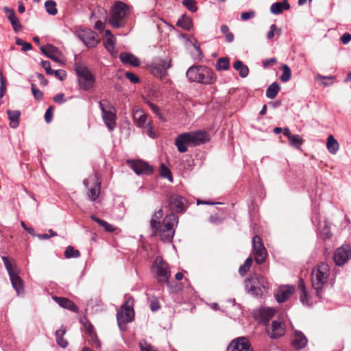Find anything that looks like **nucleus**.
<instances>
[{
  "mask_svg": "<svg viewBox=\"0 0 351 351\" xmlns=\"http://www.w3.org/2000/svg\"><path fill=\"white\" fill-rule=\"evenodd\" d=\"M209 141V135L203 130L184 132L178 135L175 140L178 151L184 153L188 151L186 145L198 146Z\"/></svg>",
  "mask_w": 351,
  "mask_h": 351,
  "instance_id": "nucleus-1",
  "label": "nucleus"
},
{
  "mask_svg": "<svg viewBox=\"0 0 351 351\" xmlns=\"http://www.w3.org/2000/svg\"><path fill=\"white\" fill-rule=\"evenodd\" d=\"M329 275L330 267L325 263L318 264L312 270V287L315 290L316 295L319 300L322 299V290L328 282Z\"/></svg>",
  "mask_w": 351,
  "mask_h": 351,
  "instance_id": "nucleus-2",
  "label": "nucleus"
},
{
  "mask_svg": "<svg viewBox=\"0 0 351 351\" xmlns=\"http://www.w3.org/2000/svg\"><path fill=\"white\" fill-rule=\"evenodd\" d=\"M186 74L189 81L199 84H213L217 80L214 72L206 66H192Z\"/></svg>",
  "mask_w": 351,
  "mask_h": 351,
  "instance_id": "nucleus-3",
  "label": "nucleus"
},
{
  "mask_svg": "<svg viewBox=\"0 0 351 351\" xmlns=\"http://www.w3.org/2000/svg\"><path fill=\"white\" fill-rule=\"evenodd\" d=\"M128 14L129 6L121 1H117L112 8L108 23L114 28L123 27L124 19Z\"/></svg>",
  "mask_w": 351,
  "mask_h": 351,
  "instance_id": "nucleus-4",
  "label": "nucleus"
},
{
  "mask_svg": "<svg viewBox=\"0 0 351 351\" xmlns=\"http://www.w3.org/2000/svg\"><path fill=\"white\" fill-rule=\"evenodd\" d=\"M2 260L9 274L12 285L19 295L23 292L24 290L23 280L19 276V269L15 264L14 261H10L8 257L2 256Z\"/></svg>",
  "mask_w": 351,
  "mask_h": 351,
  "instance_id": "nucleus-5",
  "label": "nucleus"
},
{
  "mask_svg": "<svg viewBox=\"0 0 351 351\" xmlns=\"http://www.w3.org/2000/svg\"><path fill=\"white\" fill-rule=\"evenodd\" d=\"M99 106L102 112L103 121L110 131H112L117 126L116 109L107 99L99 102Z\"/></svg>",
  "mask_w": 351,
  "mask_h": 351,
  "instance_id": "nucleus-6",
  "label": "nucleus"
},
{
  "mask_svg": "<svg viewBox=\"0 0 351 351\" xmlns=\"http://www.w3.org/2000/svg\"><path fill=\"white\" fill-rule=\"evenodd\" d=\"M178 222V217L174 213L165 216L159 230L161 240L163 242L169 243L171 241L175 233L173 227L175 225H177Z\"/></svg>",
  "mask_w": 351,
  "mask_h": 351,
  "instance_id": "nucleus-7",
  "label": "nucleus"
},
{
  "mask_svg": "<svg viewBox=\"0 0 351 351\" xmlns=\"http://www.w3.org/2000/svg\"><path fill=\"white\" fill-rule=\"evenodd\" d=\"M265 278L257 274H252L244 282L245 290L254 296L261 295L262 289L265 288Z\"/></svg>",
  "mask_w": 351,
  "mask_h": 351,
  "instance_id": "nucleus-8",
  "label": "nucleus"
},
{
  "mask_svg": "<svg viewBox=\"0 0 351 351\" xmlns=\"http://www.w3.org/2000/svg\"><path fill=\"white\" fill-rule=\"evenodd\" d=\"M152 269L156 274L160 282H169L171 271L168 265L161 256H157L153 263Z\"/></svg>",
  "mask_w": 351,
  "mask_h": 351,
  "instance_id": "nucleus-9",
  "label": "nucleus"
},
{
  "mask_svg": "<svg viewBox=\"0 0 351 351\" xmlns=\"http://www.w3.org/2000/svg\"><path fill=\"white\" fill-rule=\"evenodd\" d=\"M75 71L80 87L84 90L90 89L94 85L95 78L90 71L86 66L79 65L76 66Z\"/></svg>",
  "mask_w": 351,
  "mask_h": 351,
  "instance_id": "nucleus-10",
  "label": "nucleus"
},
{
  "mask_svg": "<svg viewBox=\"0 0 351 351\" xmlns=\"http://www.w3.org/2000/svg\"><path fill=\"white\" fill-rule=\"evenodd\" d=\"M252 246V252L254 255L255 261L261 265L265 262L267 257V252L261 239L258 235L253 237Z\"/></svg>",
  "mask_w": 351,
  "mask_h": 351,
  "instance_id": "nucleus-11",
  "label": "nucleus"
},
{
  "mask_svg": "<svg viewBox=\"0 0 351 351\" xmlns=\"http://www.w3.org/2000/svg\"><path fill=\"white\" fill-rule=\"evenodd\" d=\"M83 183H84V185L86 188H88V186H89V185H90V184H93V186H91L88 189L87 195L90 201H92V202L96 201L100 194V185H101V183L99 181L97 176H94L88 178L86 180H84Z\"/></svg>",
  "mask_w": 351,
  "mask_h": 351,
  "instance_id": "nucleus-12",
  "label": "nucleus"
},
{
  "mask_svg": "<svg viewBox=\"0 0 351 351\" xmlns=\"http://www.w3.org/2000/svg\"><path fill=\"white\" fill-rule=\"evenodd\" d=\"M77 36L88 47L93 48L98 44L97 34L90 29H82L77 32Z\"/></svg>",
  "mask_w": 351,
  "mask_h": 351,
  "instance_id": "nucleus-13",
  "label": "nucleus"
},
{
  "mask_svg": "<svg viewBox=\"0 0 351 351\" xmlns=\"http://www.w3.org/2000/svg\"><path fill=\"white\" fill-rule=\"evenodd\" d=\"M134 316V311L132 304L129 301L125 302L121 307V310L117 312V319L118 324L130 322Z\"/></svg>",
  "mask_w": 351,
  "mask_h": 351,
  "instance_id": "nucleus-14",
  "label": "nucleus"
},
{
  "mask_svg": "<svg viewBox=\"0 0 351 351\" xmlns=\"http://www.w3.org/2000/svg\"><path fill=\"white\" fill-rule=\"evenodd\" d=\"M171 66L170 60H157L151 66L152 73L158 78H162L167 75V69Z\"/></svg>",
  "mask_w": 351,
  "mask_h": 351,
  "instance_id": "nucleus-15",
  "label": "nucleus"
},
{
  "mask_svg": "<svg viewBox=\"0 0 351 351\" xmlns=\"http://www.w3.org/2000/svg\"><path fill=\"white\" fill-rule=\"evenodd\" d=\"M227 351H253L251 343L245 337H239L231 341Z\"/></svg>",
  "mask_w": 351,
  "mask_h": 351,
  "instance_id": "nucleus-16",
  "label": "nucleus"
},
{
  "mask_svg": "<svg viewBox=\"0 0 351 351\" xmlns=\"http://www.w3.org/2000/svg\"><path fill=\"white\" fill-rule=\"evenodd\" d=\"M169 207L176 213H184L186 209V200L178 194H172L169 197Z\"/></svg>",
  "mask_w": 351,
  "mask_h": 351,
  "instance_id": "nucleus-17",
  "label": "nucleus"
},
{
  "mask_svg": "<svg viewBox=\"0 0 351 351\" xmlns=\"http://www.w3.org/2000/svg\"><path fill=\"white\" fill-rule=\"evenodd\" d=\"M128 164L130 168L137 175H149L153 171L152 167L148 163L141 160H128Z\"/></svg>",
  "mask_w": 351,
  "mask_h": 351,
  "instance_id": "nucleus-18",
  "label": "nucleus"
},
{
  "mask_svg": "<svg viewBox=\"0 0 351 351\" xmlns=\"http://www.w3.org/2000/svg\"><path fill=\"white\" fill-rule=\"evenodd\" d=\"M351 258V251L348 245L337 248L334 254V261L337 265H344Z\"/></svg>",
  "mask_w": 351,
  "mask_h": 351,
  "instance_id": "nucleus-19",
  "label": "nucleus"
},
{
  "mask_svg": "<svg viewBox=\"0 0 351 351\" xmlns=\"http://www.w3.org/2000/svg\"><path fill=\"white\" fill-rule=\"evenodd\" d=\"M276 314V310L269 307H262L254 311V317L258 322L267 324Z\"/></svg>",
  "mask_w": 351,
  "mask_h": 351,
  "instance_id": "nucleus-20",
  "label": "nucleus"
},
{
  "mask_svg": "<svg viewBox=\"0 0 351 351\" xmlns=\"http://www.w3.org/2000/svg\"><path fill=\"white\" fill-rule=\"evenodd\" d=\"M267 332L270 338H279L285 332L284 324L281 321L274 320L272 322L271 326L267 328Z\"/></svg>",
  "mask_w": 351,
  "mask_h": 351,
  "instance_id": "nucleus-21",
  "label": "nucleus"
},
{
  "mask_svg": "<svg viewBox=\"0 0 351 351\" xmlns=\"http://www.w3.org/2000/svg\"><path fill=\"white\" fill-rule=\"evenodd\" d=\"M294 291V287L291 285L280 286L275 293L276 300L278 303L287 300Z\"/></svg>",
  "mask_w": 351,
  "mask_h": 351,
  "instance_id": "nucleus-22",
  "label": "nucleus"
},
{
  "mask_svg": "<svg viewBox=\"0 0 351 351\" xmlns=\"http://www.w3.org/2000/svg\"><path fill=\"white\" fill-rule=\"evenodd\" d=\"M40 50L47 57L53 61L56 62H60L61 61L62 54L56 47L51 44H47L45 46L40 47Z\"/></svg>",
  "mask_w": 351,
  "mask_h": 351,
  "instance_id": "nucleus-23",
  "label": "nucleus"
},
{
  "mask_svg": "<svg viewBox=\"0 0 351 351\" xmlns=\"http://www.w3.org/2000/svg\"><path fill=\"white\" fill-rule=\"evenodd\" d=\"M3 11L7 14L8 19L11 23L14 31L15 32H20L22 29L23 26L16 16L14 10L9 8L8 7H4Z\"/></svg>",
  "mask_w": 351,
  "mask_h": 351,
  "instance_id": "nucleus-24",
  "label": "nucleus"
},
{
  "mask_svg": "<svg viewBox=\"0 0 351 351\" xmlns=\"http://www.w3.org/2000/svg\"><path fill=\"white\" fill-rule=\"evenodd\" d=\"M52 299L62 308L68 309L74 313H77L79 311L78 307L74 302L66 298L53 296Z\"/></svg>",
  "mask_w": 351,
  "mask_h": 351,
  "instance_id": "nucleus-25",
  "label": "nucleus"
},
{
  "mask_svg": "<svg viewBox=\"0 0 351 351\" xmlns=\"http://www.w3.org/2000/svg\"><path fill=\"white\" fill-rule=\"evenodd\" d=\"M133 120L138 128H143L147 121L146 114L141 109L134 108L132 111Z\"/></svg>",
  "mask_w": 351,
  "mask_h": 351,
  "instance_id": "nucleus-26",
  "label": "nucleus"
},
{
  "mask_svg": "<svg viewBox=\"0 0 351 351\" xmlns=\"http://www.w3.org/2000/svg\"><path fill=\"white\" fill-rule=\"evenodd\" d=\"M308 342L307 338L300 331H295L294 339L292 341V345L295 348L302 349Z\"/></svg>",
  "mask_w": 351,
  "mask_h": 351,
  "instance_id": "nucleus-27",
  "label": "nucleus"
},
{
  "mask_svg": "<svg viewBox=\"0 0 351 351\" xmlns=\"http://www.w3.org/2000/svg\"><path fill=\"white\" fill-rule=\"evenodd\" d=\"M121 61L123 64H130L133 66H138L140 64V60L137 57L130 53H121L119 55Z\"/></svg>",
  "mask_w": 351,
  "mask_h": 351,
  "instance_id": "nucleus-28",
  "label": "nucleus"
},
{
  "mask_svg": "<svg viewBox=\"0 0 351 351\" xmlns=\"http://www.w3.org/2000/svg\"><path fill=\"white\" fill-rule=\"evenodd\" d=\"M290 8L288 0H283L281 2H276L271 4L270 11L274 14H280L284 10H287Z\"/></svg>",
  "mask_w": 351,
  "mask_h": 351,
  "instance_id": "nucleus-29",
  "label": "nucleus"
},
{
  "mask_svg": "<svg viewBox=\"0 0 351 351\" xmlns=\"http://www.w3.org/2000/svg\"><path fill=\"white\" fill-rule=\"evenodd\" d=\"M178 27L183 28L185 30H190L193 27V21L190 16L186 14H183L177 21L176 24Z\"/></svg>",
  "mask_w": 351,
  "mask_h": 351,
  "instance_id": "nucleus-30",
  "label": "nucleus"
},
{
  "mask_svg": "<svg viewBox=\"0 0 351 351\" xmlns=\"http://www.w3.org/2000/svg\"><path fill=\"white\" fill-rule=\"evenodd\" d=\"M8 118L10 121V125L12 128H16L19 124L21 112L19 110H8Z\"/></svg>",
  "mask_w": 351,
  "mask_h": 351,
  "instance_id": "nucleus-31",
  "label": "nucleus"
},
{
  "mask_svg": "<svg viewBox=\"0 0 351 351\" xmlns=\"http://www.w3.org/2000/svg\"><path fill=\"white\" fill-rule=\"evenodd\" d=\"M234 69L237 71L242 78L246 77L249 74V69L241 60H236L233 64Z\"/></svg>",
  "mask_w": 351,
  "mask_h": 351,
  "instance_id": "nucleus-32",
  "label": "nucleus"
},
{
  "mask_svg": "<svg viewBox=\"0 0 351 351\" xmlns=\"http://www.w3.org/2000/svg\"><path fill=\"white\" fill-rule=\"evenodd\" d=\"M326 147L328 152L332 154H335L339 148L337 141L332 135H330L327 138Z\"/></svg>",
  "mask_w": 351,
  "mask_h": 351,
  "instance_id": "nucleus-33",
  "label": "nucleus"
},
{
  "mask_svg": "<svg viewBox=\"0 0 351 351\" xmlns=\"http://www.w3.org/2000/svg\"><path fill=\"white\" fill-rule=\"evenodd\" d=\"M66 333V328L62 326L59 330L56 332V337L57 343L62 348H64L67 346L68 342L63 338L64 335Z\"/></svg>",
  "mask_w": 351,
  "mask_h": 351,
  "instance_id": "nucleus-34",
  "label": "nucleus"
},
{
  "mask_svg": "<svg viewBox=\"0 0 351 351\" xmlns=\"http://www.w3.org/2000/svg\"><path fill=\"white\" fill-rule=\"evenodd\" d=\"M104 45L106 50L112 55L114 56L117 54L115 50V38L114 36L106 37L104 39Z\"/></svg>",
  "mask_w": 351,
  "mask_h": 351,
  "instance_id": "nucleus-35",
  "label": "nucleus"
},
{
  "mask_svg": "<svg viewBox=\"0 0 351 351\" xmlns=\"http://www.w3.org/2000/svg\"><path fill=\"white\" fill-rule=\"evenodd\" d=\"M90 218L93 221H95L96 223H97L101 227L104 228L105 229V230L107 232H113L116 230V228L113 225L108 223L107 221H106L104 220H102V219L97 217L95 215H91Z\"/></svg>",
  "mask_w": 351,
  "mask_h": 351,
  "instance_id": "nucleus-36",
  "label": "nucleus"
},
{
  "mask_svg": "<svg viewBox=\"0 0 351 351\" xmlns=\"http://www.w3.org/2000/svg\"><path fill=\"white\" fill-rule=\"evenodd\" d=\"M280 86L277 82H274L269 85L266 90V96L269 99L276 97L280 90Z\"/></svg>",
  "mask_w": 351,
  "mask_h": 351,
  "instance_id": "nucleus-37",
  "label": "nucleus"
},
{
  "mask_svg": "<svg viewBox=\"0 0 351 351\" xmlns=\"http://www.w3.org/2000/svg\"><path fill=\"white\" fill-rule=\"evenodd\" d=\"M230 68V60L228 57L220 58L216 63V69L218 71H226Z\"/></svg>",
  "mask_w": 351,
  "mask_h": 351,
  "instance_id": "nucleus-38",
  "label": "nucleus"
},
{
  "mask_svg": "<svg viewBox=\"0 0 351 351\" xmlns=\"http://www.w3.org/2000/svg\"><path fill=\"white\" fill-rule=\"evenodd\" d=\"M303 141L302 138L298 134H293L291 138H289V145L298 149H301Z\"/></svg>",
  "mask_w": 351,
  "mask_h": 351,
  "instance_id": "nucleus-39",
  "label": "nucleus"
},
{
  "mask_svg": "<svg viewBox=\"0 0 351 351\" xmlns=\"http://www.w3.org/2000/svg\"><path fill=\"white\" fill-rule=\"evenodd\" d=\"M282 73L280 76V80L282 82L289 81L291 77V71L290 68L287 64H282L281 66Z\"/></svg>",
  "mask_w": 351,
  "mask_h": 351,
  "instance_id": "nucleus-40",
  "label": "nucleus"
},
{
  "mask_svg": "<svg viewBox=\"0 0 351 351\" xmlns=\"http://www.w3.org/2000/svg\"><path fill=\"white\" fill-rule=\"evenodd\" d=\"M46 11L51 15H56L58 12L56 9V3L55 1L49 0L45 3Z\"/></svg>",
  "mask_w": 351,
  "mask_h": 351,
  "instance_id": "nucleus-41",
  "label": "nucleus"
},
{
  "mask_svg": "<svg viewBox=\"0 0 351 351\" xmlns=\"http://www.w3.org/2000/svg\"><path fill=\"white\" fill-rule=\"evenodd\" d=\"M64 256L66 258H78L80 253L78 250H75L72 246H68L64 252Z\"/></svg>",
  "mask_w": 351,
  "mask_h": 351,
  "instance_id": "nucleus-42",
  "label": "nucleus"
},
{
  "mask_svg": "<svg viewBox=\"0 0 351 351\" xmlns=\"http://www.w3.org/2000/svg\"><path fill=\"white\" fill-rule=\"evenodd\" d=\"M182 5L191 12L197 10V1L195 0H182Z\"/></svg>",
  "mask_w": 351,
  "mask_h": 351,
  "instance_id": "nucleus-43",
  "label": "nucleus"
},
{
  "mask_svg": "<svg viewBox=\"0 0 351 351\" xmlns=\"http://www.w3.org/2000/svg\"><path fill=\"white\" fill-rule=\"evenodd\" d=\"M252 258L251 257L247 258L244 264L240 266L239 269V272L241 276H244L250 269L252 263Z\"/></svg>",
  "mask_w": 351,
  "mask_h": 351,
  "instance_id": "nucleus-44",
  "label": "nucleus"
},
{
  "mask_svg": "<svg viewBox=\"0 0 351 351\" xmlns=\"http://www.w3.org/2000/svg\"><path fill=\"white\" fill-rule=\"evenodd\" d=\"M139 347L141 351H157V350L152 346L150 343H148L145 340H141L139 343Z\"/></svg>",
  "mask_w": 351,
  "mask_h": 351,
  "instance_id": "nucleus-45",
  "label": "nucleus"
},
{
  "mask_svg": "<svg viewBox=\"0 0 351 351\" xmlns=\"http://www.w3.org/2000/svg\"><path fill=\"white\" fill-rule=\"evenodd\" d=\"M16 44L22 46V50L23 51H27L32 48V45L29 43H27L19 38H16Z\"/></svg>",
  "mask_w": 351,
  "mask_h": 351,
  "instance_id": "nucleus-46",
  "label": "nucleus"
},
{
  "mask_svg": "<svg viewBox=\"0 0 351 351\" xmlns=\"http://www.w3.org/2000/svg\"><path fill=\"white\" fill-rule=\"evenodd\" d=\"M160 168H161V176L162 178H167L169 180L172 182L173 177L171 176V173L170 170L167 167H165V165L164 164L161 165Z\"/></svg>",
  "mask_w": 351,
  "mask_h": 351,
  "instance_id": "nucleus-47",
  "label": "nucleus"
},
{
  "mask_svg": "<svg viewBox=\"0 0 351 351\" xmlns=\"http://www.w3.org/2000/svg\"><path fill=\"white\" fill-rule=\"evenodd\" d=\"M6 90V79L3 77L1 72H0V98H2Z\"/></svg>",
  "mask_w": 351,
  "mask_h": 351,
  "instance_id": "nucleus-48",
  "label": "nucleus"
},
{
  "mask_svg": "<svg viewBox=\"0 0 351 351\" xmlns=\"http://www.w3.org/2000/svg\"><path fill=\"white\" fill-rule=\"evenodd\" d=\"M31 89H32V94L36 100L39 101L43 98V92L41 90H40L39 89H38L36 87L35 84H32Z\"/></svg>",
  "mask_w": 351,
  "mask_h": 351,
  "instance_id": "nucleus-49",
  "label": "nucleus"
},
{
  "mask_svg": "<svg viewBox=\"0 0 351 351\" xmlns=\"http://www.w3.org/2000/svg\"><path fill=\"white\" fill-rule=\"evenodd\" d=\"M300 301L304 305H312V302L310 301V298L306 291L300 293Z\"/></svg>",
  "mask_w": 351,
  "mask_h": 351,
  "instance_id": "nucleus-50",
  "label": "nucleus"
},
{
  "mask_svg": "<svg viewBox=\"0 0 351 351\" xmlns=\"http://www.w3.org/2000/svg\"><path fill=\"white\" fill-rule=\"evenodd\" d=\"M145 128L146 134L152 138H156V134L154 131L153 127L152 126L151 122L148 121L147 124L144 126Z\"/></svg>",
  "mask_w": 351,
  "mask_h": 351,
  "instance_id": "nucleus-51",
  "label": "nucleus"
},
{
  "mask_svg": "<svg viewBox=\"0 0 351 351\" xmlns=\"http://www.w3.org/2000/svg\"><path fill=\"white\" fill-rule=\"evenodd\" d=\"M159 219H157V217H154V215L152 217L151 221H150V226L151 228L153 230L154 234H156L158 226H159Z\"/></svg>",
  "mask_w": 351,
  "mask_h": 351,
  "instance_id": "nucleus-52",
  "label": "nucleus"
},
{
  "mask_svg": "<svg viewBox=\"0 0 351 351\" xmlns=\"http://www.w3.org/2000/svg\"><path fill=\"white\" fill-rule=\"evenodd\" d=\"M255 16V12L253 10H250L248 12H242L241 14V19L242 21H247L250 19L254 18Z\"/></svg>",
  "mask_w": 351,
  "mask_h": 351,
  "instance_id": "nucleus-53",
  "label": "nucleus"
},
{
  "mask_svg": "<svg viewBox=\"0 0 351 351\" xmlns=\"http://www.w3.org/2000/svg\"><path fill=\"white\" fill-rule=\"evenodd\" d=\"M41 66L45 70L46 73L47 75H53V70H52L51 69V64H50V62L49 61L43 60L41 62Z\"/></svg>",
  "mask_w": 351,
  "mask_h": 351,
  "instance_id": "nucleus-54",
  "label": "nucleus"
},
{
  "mask_svg": "<svg viewBox=\"0 0 351 351\" xmlns=\"http://www.w3.org/2000/svg\"><path fill=\"white\" fill-rule=\"evenodd\" d=\"M149 306L150 308L152 311H157L160 309V305L159 304V302L156 299H152L149 301Z\"/></svg>",
  "mask_w": 351,
  "mask_h": 351,
  "instance_id": "nucleus-55",
  "label": "nucleus"
},
{
  "mask_svg": "<svg viewBox=\"0 0 351 351\" xmlns=\"http://www.w3.org/2000/svg\"><path fill=\"white\" fill-rule=\"evenodd\" d=\"M91 341L93 343L97 348H99L101 347V342L99 340L96 332L91 333L90 335Z\"/></svg>",
  "mask_w": 351,
  "mask_h": 351,
  "instance_id": "nucleus-56",
  "label": "nucleus"
},
{
  "mask_svg": "<svg viewBox=\"0 0 351 351\" xmlns=\"http://www.w3.org/2000/svg\"><path fill=\"white\" fill-rule=\"evenodd\" d=\"M60 80H63L66 78V73L64 70H53V74Z\"/></svg>",
  "mask_w": 351,
  "mask_h": 351,
  "instance_id": "nucleus-57",
  "label": "nucleus"
},
{
  "mask_svg": "<svg viewBox=\"0 0 351 351\" xmlns=\"http://www.w3.org/2000/svg\"><path fill=\"white\" fill-rule=\"evenodd\" d=\"M125 77L130 80V81L134 84L138 83L139 82V79L138 76H136L135 74L130 73V72H126L125 73Z\"/></svg>",
  "mask_w": 351,
  "mask_h": 351,
  "instance_id": "nucleus-58",
  "label": "nucleus"
},
{
  "mask_svg": "<svg viewBox=\"0 0 351 351\" xmlns=\"http://www.w3.org/2000/svg\"><path fill=\"white\" fill-rule=\"evenodd\" d=\"M83 324L88 335L95 332L93 326L88 321H86Z\"/></svg>",
  "mask_w": 351,
  "mask_h": 351,
  "instance_id": "nucleus-59",
  "label": "nucleus"
},
{
  "mask_svg": "<svg viewBox=\"0 0 351 351\" xmlns=\"http://www.w3.org/2000/svg\"><path fill=\"white\" fill-rule=\"evenodd\" d=\"M53 101L58 104H63L66 101L64 95L63 93H59L55 95L53 98Z\"/></svg>",
  "mask_w": 351,
  "mask_h": 351,
  "instance_id": "nucleus-60",
  "label": "nucleus"
},
{
  "mask_svg": "<svg viewBox=\"0 0 351 351\" xmlns=\"http://www.w3.org/2000/svg\"><path fill=\"white\" fill-rule=\"evenodd\" d=\"M53 107H49L45 114V119L47 123H50L52 120L53 113H52Z\"/></svg>",
  "mask_w": 351,
  "mask_h": 351,
  "instance_id": "nucleus-61",
  "label": "nucleus"
},
{
  "mask_svg": "<svg viewBox=\"0 0 351 351\" xmlns=\"http://www.w3.org/2000/svg\"><path fill=\"white\" fill-rule=\"evenodd\" d=\"M340 40L343 44L346 45L351 40V34L349 33H344L341 36Z\"/></svg>",
  "mask_w": 351,
  "mask_h": 351,
  "instance_id": "nucleus-62",
  "label": "nucleus"
},
{
  "mask_svg": "<svg viewBox=\"0 0 351 351\" xmlns=\"http://www.w3.org/2000/svg\"><path fill=\"white\" fill-rule=\"evenodd\" d=\"M276 30V25L275 24H272L270 26V30L269 31V32L267 34V38L269 40H271L274 38V32Z\"/></svg>",
  "mask_w": 351,
  "mask_h": 351,
  "instance_id": "nucleus-63",
  "label": "nucleus"
},
{
  "mask_svg": "<svg viewBox=\"0 0 351 351\" xmlns=\"http://www.w3.org/2000/svg\"><path fill=\"white\" fill-rule=\"evenodd\" d=\"M276 58H271L269 59H267L263 62V66L264 68L268 67L271 64H275L276 62Z\"/></svg>",
  "mask_w": 351,
  "mask_h": 351,
  "instance_id": "nucleus-64",
  "label": "nucleus"
}]
</instances>
